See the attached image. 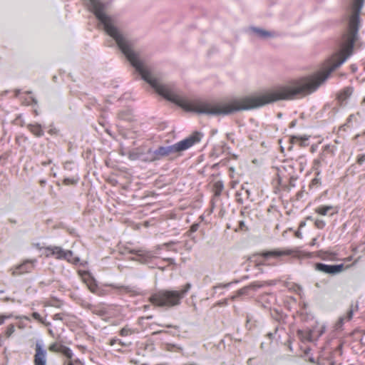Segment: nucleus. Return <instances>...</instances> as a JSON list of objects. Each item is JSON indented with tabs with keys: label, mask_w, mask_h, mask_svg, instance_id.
<instances>
[{
	"label": "nucleus",
	"mask_w": 365,
	"mask_h": 365,
	"mask_svg": "<svg viewBox=\"0 0 365 365\" xmlns=\"http://www.w3.org/2000/svg\"><path fill=\"white\" fill-rule=\"evenodd\" d=\"M364 6V0H351L348 11V26L341 41H358V31L360 26V14Z\"/></svg>",
	"instance_id": "1"
},
{
	"label": "nucleus",
	"mask_w": 365,
	"mask_h": 365,
	"mask_svg": "<svg viewBox=\"0 0 365 365\" xmlns=\"http://www.w3.org/2000/svg\"><path fill=\"white\" fill-rule=\"evenodd\" d=\"M191 288V284L187 283L180 291L162 290L150 298V302L159 307H171L179 305L181 299L185 296Z\"/></svg>",
	"instance_id": "2"
},
{
	"label": "nucleus",
	"mask_w": 365,
	"mask_h": 365,
	"mask_svg": "<svg viewBox=\"0 0 365 365\" xmlns=\"http://www.w3.org/2000/svg\"><path fill=\"white\" fill-rule=\"evenodd\" d=\"M202 136L201 133L195 132L191 135L175 144L159 147L157 153L159 159L160 160L165 157L173 158L177 156L180 153L187 150L195 143H199Z\"/></svg>",
	"instance_id": "3"
},
{
	"label": "nucleus",
	"mask_w": 365,
	"mask_h": 365,
	"mask_svg": "<svg viewBox=\"0 0 365 365\" xmlns=\"http://www.w3.org/2000/svg\"><path fill=\"white\" fill-rule=\"evenodd\" d=\"M87 6L103 29H119L115 20L106 13V6L101 0H87Z\"/></svg>",
	"instance_id": "4"
},
{
	"label": "nucleus",
	"mask_w": 365,
	"mask_h": 365,
	"mask_svg": "<svg viewBox=\"0 0 365 365\" xmlns=\"http://www.w3.org/2000/svg\"><path fill=\"white\" fill-rule=\"evenodd\" d=\"M46 257L53 256L58 259H66L68 262L76 264L80 261L79 257H74L71 251L64 250L60 247H48L46 248Z\"/></svg>",
	"instance_id": "5"
},
{
	"label": "nucleus",
	"mask_w": 365,
	"mask_h": 365,
	"mask_svg": "<svg viewBox=\"0 0 365 365\" xmlns=\"http://www.w3.org/2000/svg\"><path fill=\"white\" fill-rule=\"evenodd\" d=\"M175 242H170L168 243H164L160 245H158L154 252L150 251H145V250H131V253H135L137 255L138 258L136 260L139 261L141 263L148 262L151 258L155 257V255L158 254V251L163 249L164 247L169 248L171 245H175Z\"/></svg>",
	"instance_id": "6"
},
{
	"label": "nucleus",
	"mask_w": 365,
	"mask_h": 365,
	"mask_svg": "<svg viewBox=\"0 0 365 365\" xmlns=\"http://www.w3.org/2000/svg\"><path fill=\"white\" fill-rule=\"evenodd\" d=\"M249 34L254 38L260 40H269L277 37V34L274 31L257 26H251L248 29Z\"/></svg>",
	"instance_id": "7"
},
{
	"label": "nucleus",
	"mask_w": 365,
	"mask_h": 365,
	"mask_svg": "<svg viewBox=\"0 0 365 365\" xmlns=\"http://www.w3.org/2000/svg\"><path fill=\"white\" fill-rule=\"evenodd\" d=\"M315 268L317 271L329 274H336L341 273L344 269V266L343 264H326L323 263H317L315 265Z\"/></svg>",
	"instance_id": "8"
},
{
	"label": "nucleus",
	"mask_w": 365,
	"mask_h": 365,
	"mask_svg": "<svg viewBox=\"0 0 365 365\" xmlns=\"http://www.w3.org/2000/svg\"><path fill=\"white\" fill-rule=\"evenodd\" d=\"M36 262V259L25 260L22 264L15 267L12 272V275L16 276L19 274L31 272L34 269Z\"/></svg>",
	"instance_id": "9"
},
{
	"label": "nucleus",
	"mask_w": 365,
	"mask_h": 365,
	"mask_svg": "<svg viewBox=\"0 0 365 365\" xmlns=\"http://www.w3.org/2000/svg\"><path fill=\"white\" fill-rule=\"evenodd\" d=\"M35 351L34 365H46V351L43 349L41 343L37 342L36 344Z\"/></svg>",
	"instance_id": "10"
},
{
	"label": "nucleus",
	"mask_w": 365,
	"mask_h": 365,
	"mask_svg": "<svg viewBox=\"0 0 365 365\" xmlns=\"http://www.w3.org/2000/svg\"><path fill=\"white\" fill-rule=\"evenodd\" d=\"M112 309V307L99 305L97 307H94L92 309V312L102 317H110L113 315L111 312Z\"/></svg>",
	"instance_id": "11"
},
{
	"label": "nucleus",
	"mask_w": 365,
	"mask_h": 365,
	"mask_svg": "<svg viewBox=\"0 0 365 365\" xmlns=\"http://www.w3.org/2000/svg\"><path fill=\"white\" fill-rule=\"evenodd\" d=\"M297 336L300 340L304 341H312L314 339V330L308 329L307 331L298 330Z\"/></svg>",
	"instance_id": "12"
},
{
	"label": "nucleus",
	"mask_w": 365,
	"mask_h": 365,
	"mask_svg": "<svg viewBox=\"0 0 365 365\" xmlns=\"http://www.w3.org/2000/svg\"><path fill=\"white\" fill-rule=\"evenodd\" d=\"M158 149L152 150L149 149L145 154H143L142 160L145 162H153L159 160V156L157 154Z\"/></svg>",
	"instance_id": "13"
},
{
	"label": "nucleus",
	"mask_w": 365,
	"mask_h": 365,
	"mask_svg": "<svg viewBox=\"0 0 365 365\" xmlns=\"http://www.w3.org/2000/svg\"><path fill=\"white\" fill-rule=\"evenodd\" d=\"M293 253V251L291 250H286L284 251H273V252H267L262 254V256L265 258H267L270 256L274 257H279L282 255H289Z\"/></svg>",
	"instance_id": "14"
},
{
	"label": "nucleus",
	"mask_w": 365,
	"mask_h": 365,
	"mask_svg": "<svg viewBox=\"0 0 365 365\" xmlns=\"http://www.w3.org/2000/svg\"><path fill=\"white\" fill-rule=\"evenodd\" d=\"M352 88L350 87H347L344 88L341 92L338 95V99L341 103H344L347 98H349L352 94Z\"/></svg>",
	"instance_id": "15"
},
{
	"label": "nucleus",
	"mask_w": 365,
	"mask_h": 365,
	"mask_svg": "<svg viewBox=\"0 0 365 365\" xmlns=\"http://www.w3.org/2000/svg\"><path fill=\"white\" fill-rule=\"evenodd\" d=\"M27 127L29 130L36 137H41L43 135V131L39 124H29Z\"/></svg>",
	"instance_id": "16"
},
{
	"label": "nucleus",
	"mask_w": 365,
	"mask_h": 365,
	"mask_svg": "<svg viewBox=\"0 0 365 365\" xmlns=\"http://www.w3.org/2000/svg\"><path fill=\"white\" fill-rule=\"evenodd\" d=\"M324 156H320L319 158L315 159L313 163V170L315 171L316 175L319 176L320 174L319 167L321 165V163L324 161Z\"/></svg>",
	"instance_id": "17"
},
{
	"label": "nucleus",
	"mask_w": 365,
	"mask_h": 365,
	"mask_svg": "<svg viewBox=\"0 0 365 365\" xmlns=\"http://www.w3.org/2000/svg\"><path fill=\"white\" fill-rule=\"evenodd\" d=\"M331 210H333V207L331 205H327L319 207L315 210V211L321 215H327Z\"/></svg>",
	"instance_id": "18"
},
{
	"label": "nucleus",
	"mask_w": 365,
	"mask_h": 365,
	"mask_svg": "<svg viewBox=\"0 0 365 365\" xmlns=\"http://www.w3.org/2000/svg\"><path fill=\"white\" fill-rule=\"evenodd\" d=\"M312 329L314 330V339H317L324 333L326 327L324 325H322L319 327L316 326Z\"/></svg>",
	"instance_id": "19"
},
{
	"label": "nucleus",
	"mask_w": 365,
	"mask_h": 365,
	"mask_svg": "<svg viewBox=\"0 0 365 365\" xmlns=\"http://www.w3.org/2000/svg\"><path fill=\"white\" fill-rule=\"evenodd\" d=\"M60 353H62L68 359H71L73 356L71 350L63 345H62V346H60Z\"/></svg>",
	"instance_id": "20"
},
{
	"label": "nucleus",
	"mask_w": 365,
	"mask_h": 365,
	"mask_svg": "<svg viewBox=\"0 0 365 365\" xmlns=\"http://www.w3.org/2000/svg\"><path fill=\"white\" fill-rule=\"evenodd\" d=\"M128 158L132 160L140 159L142 160L143 153L138 152H130L129 153Z\"/></svg>",
	"instance_id": "21"
},
{
	"label": "nucleus",
	"mask_w": 365,
	"mask_h": 365,
	"mask_svg": "<svg viewBox=\"0 0 365 365\" xmlns=\"http://www.w3.org/2000/svg\"><path fill=\"white\" fill-rule=\"evenodd\" d=\"M264 283L262 282H255L252 284H250L248 287V289H252L254 290H256L260 287H262L264 286Z\"/></svg>",
	"instance_id": "22"
},
{
	"label": "nucleus",
	"mask_w": 365,
	"mask_h": 365,
	"mask_svg": "<svg viewBox=\"0 0 365 365\" xmlns=\"http://www.w3.org/2000/svg\"><path fill=\"white\" fill-rule=\"evenodd\" d=\"M60 346H62V344H59L58 343H53L50 345L48 349L53 352H60Z\"/></svg>",
	"instance_id": "23"
},
{
	"label": "nucleus",
	"mask_w": 365,
	"mask_h": 365,
	"mask_svg": "<svg viewBox=\"0 0 365 365\" xmlns=\"http://www.w3.org/2000/svg\"><path fill=\"white\" fill-rule=\"evenodd\" d=\"M215 195H218L220 194L223 189V184L221 182H217L215 183Z\"/></svg>",
	"instance_id": "24"
},
{
	"label": "nucleus",
	"mask_w": 365,
	"mask_h": 365,
	"mask_svg": "<svg viewBox=\"0 0 365 365\" xmlns=\"http://www.w3.org/2000/svg\"><path fill=\"white\" fill-rule=\"evenodd\" d=\"M133 333V331L128 327H124L120 331V334L123 336L130 335Z\"/></svg>",
	"instance_id": "25"
},
{
	"label": "nucleus",
	"mask_w": 365,
	"mask_h": 365,
	"mask_svg": "<svg viewBox=\"0 0 365 365\" xmlns=\"http://www.w3.org/2000/svg\"><path fill=\"white\" fill-rule=\"evenodd\" d=\"M77 181L78 180L75 178H65L63 180V183L66 185H74L76 184Z\"/></svg>",
	"instance_id": "26"
},
{
	"label": "nucleus",
	"mask_w": 365,
	"mask_h": 365,
	"mask_svg": "<svg viewBox=\"0 0 365 365\" xmlns=\"http://www.w3.org/2000/svg\"><path fill=\"white\" fill-rule=\"evenodd\" d=\"M88 287L90 289V291L93 293L97 292V285L94 282H91L88 284Z\"/></svg>",
	"instance_id": "27"
},
{
	"label": "nucleus",
	"mask_w": 365,
	"mask_h": 365,
	"mask_svg": "<svg viewBox=\"0 0 365 365\" xmlns=\"http://www.w3.org/2000/svg\"><path fill=\"white\" fill-rule=\"evenodd\" d=\"M315 226L319 229H322L325 226V222L322 220L317 219L314 221Z\"/></svg>",
	"instance_id": "28"
},
{
	"label": "nucleus",
	"mask_w": 365,
	"mask_h": 365,
	"mask_svg": "<svg viewBox=\"0 0 365 365\" xmlns=\"http://www.w3.org/2000/svg\"><path fill=\"white\" fill-rule=\"evenodd\" d=\"M15 331V327L13 324H10L6 329V334L7 336H10Z\"/></svg>",
	"instance_id": "29"
},
{
	"label": "nucleus",
	"mask_w": 365,
	"mask_h": 365,
	"mask_svg": "<svg viewBox=\"0 0 365 365\" xmlns=\"http://www.w3.org/2000/svg\"><path fill=\"white\" fill-rule=\"evenodd\" d=\"M365 162V154H360L357 158V163L362 165Z\"/></svg>",
	"instance_id": "30"
},
{
	"label": "nucleus",
	"mask_w": 365,
	"mask_h": 365,
	"mask_svg": "<svg viewBox=\"0 0 365 365\" xmlns=\"http://www.w3.org/2000/svg\"><path fill=\"white\" fill-rule=\"evenodd\" d=\"M32 317L34 319L39 321L40 322H41L42 324H45V322L43 321V319H41L40 314L37 312H34L32 314Z\"/></svg>",
	"instance_id": "31"
},
{
	"label": "nucleus",
	"mask_w": 365,
	"mask_h": 365,
	"mask_svg": "<svg viewBox=\"0 0 365 365\" xmlns=\"http://www.w3.org/2000/svg\"><path fill=\"white\" fill-rule=\"evenodd\" d=\"M118 117L121 119H123V120H130V116H128V115L126 113V114H124L123 112H120L119 114H118Z\"/></svg>",
	"instance_id": "32"
},
{
	"label": "nucleus",
	"mask_w": 365,
	"mask_h": 365,
	"mask_svg": "<svg viewBox=\"0 0 365 365\" xmlns=\"http://www.w3.org/2000/svg\"><path fill=\"white\" fill-rule=\"evenodd\" d=\"M198 227H199V224H197V223L193 224L190 227V232H196L198 230Z\"/></svg>",
	"instance_id": "33"
},
{
	"label": "nucleus",
	"mask_w": 365,
	"mask_h": 365,
	"mask_svg": "<svg viewBox=\"0 0 365 365\" xmlns=\"http://www.w3.org/2000/svg\"><path fill=\"white\" fill-rule=\"evenodd\" d=\"M353 313H354V310L352 309H350V310L347 312L346 319L347 320L351 319V318L353 317Z\"/></svg>",
	"instance_id": "34"
},
{
	"label": "nucleus",
	"mask_w": 365,
	"mask_h": 365,
	"mask_svg": "<svg viewBox=\"0 0 365 365\" xmlns=\"http://www.w3.org/2000/svg\"><path fill=\"white\" fill-rule=\"evenodd\" d=\"M11 317V315H0V324H3L5 319Z\"/></svg>",
	"instance_id": "35"
},
{
	"label": "nucleus",
	"mask_w": 365,
	"mask_h": 365,
	"mask_svg": "<svg viewBox=\"0 0 365 365\" xmlns=\"http://www.w3.org/2000/svg\"><path fill=\"white\" fill-rule=\"evenodd\" d=\"M53 319L54 320H63V315L62 314H56L53 315Z\"/></svg>",
	"instance_id": "36"
},
{
	"label": "nucleus",
	"mask_w": 365,
	"mask_h": 365,
	"mask_svg": "<svg viewBox=\"0 0 365 365\" xmlns=\"http://www.w3.org/2000/svg\"><path fill=\"white\" fill-rule=\"evenodd\" d=\"M247 290H248V287H243L242 289H241L238 291V294L239 295L244 294L247 292Z\"/></svg>",
	"instance_id": "37"
},
{
	"label": "nucleus",
	"mask_w": 365,
	"mask_h": 365,
	"mask_svg": "<svg viewBox=\"0 0 365 365\" xmlns=\"http://www.w3.org/2000/svg\"><path fill=\"white\" fill-rule=\"evenodd\" d=\"M345 319V317H341L338 322V323L336 324V327L337 328H339L342 326L343 323H344V321Z\"/></svg>",
	"instance_id": "38"
},
{
	"label": "nucleus",
	"mask_w": 365,
	"mask_h": 365,
	"mask_svg": "<svg viewBox=\"0 0 365 365\" xmlns=\"http://www.w3.org/2000/svg\"><path fill=\"white\" fill-rule=\"evenodd\" d=\"M118 343L120 344H121L123 346H128L131 343L129 341V342H127V341H122L121 340L119 339V341Z\"/></svg>",
	"instance_id": "39"
},
{
	"label": "nucleus",
	"mask_w": 365,
	"mask_h": 365,
	"mask_svg": "<svg viewBox=\"0 0 365 365\" xmlns=\"http://www.w3.org/2000/svg\"><path fill=\"white\" fill-rule=\"evenodd\" d=\"M163 260H165L166 262H168L170 264H174L175 263V260L173 258H165V259H163Z\"/></svg>",
	"instance_id": "40"
},
{
	"label": "nucleus",
	"mask_w": 365,
	"mask_h": 365,
	"mask_svg": "<svg viewBox=\"0 0 365 365\" xmlns=\"http://www.w3.org/2000/svg\"><path fill=\"white\" fill-rule=\"evenodd\" d=\"M227 138L228 140L232 141V143H234V139L232 138V134L231 133H227Z\"/></svg>",
	"instance_id": "41"
},
{
	"label": "nucleus",
	"mask_w": 365,
	"mask_h": 365,
	"mask_svg": "<svg viewBox=\"0 0 365 365\" xmlns=\"http://www.w3.org/2000/svg\"><path fill=\"white\" fill-rule=\"evenodd\" d=\"M318 176L317 175V177L312 180V183L313 184H317L319 181V179L317 178Z\"/></svg>",
	"instance_id": "42"
},
{
	"label": "nucleus",
	"mask_w": 365,
	"mask_h": 365,
	"mask_svg": "<svg viewBox=\"0 0 365 365\" xmlns=\"http://www.w3.org/2000/svg\"><path fill=\"white\" fill-rule=\"evenodd\" d=\"M295 236L298 238H300L302 237V233L299 231H297L295 232Z\"/></svg>",
	"instance_id": "43"
},
{
	"label": "nucleus",
	"mask_w": 365,
	"mask_h": 365,
	"mask_svg": "<svg viewBox=\"0 0 365 365\" xmlns=\"http://www.w3.org/2000/svg\"><path fill=\"white\" fill-rule=\"evenodd\" d=\"M4 302H9V301L14 302V299H11V298H9V297H5V298L4 299Z\"/></svg>",
	"instance_id": "44"
},
{
	"label": "nucleus",
	"mask_w": 365,
	"mask_h": 365,
	"mask_svg": "<svg viewBox=\"0 0 365 365\" xmlns=\"http://www.w3.org/2000/svg\"><path fill=\"white\" fill-rule=\"evenodd\" d=\"M295 125H296V121H295V120H293V121H292V122H291V123H290V127H291V128H293V127H294V126H295Z\"/></svg>",
	"instance_id": "45"
},
{
	"label": "nucleus",
	"mask_w": 365,
	"mask_h": 365,
	"mask_svg": "<svg viewBox=\"0 0 365 365\" xmlns=\"http://www.w3.org/2000/svg\"><path fill=\"white\" fill-rule=\"evenodd\" d=\"M118 341H119V339H113V340H111V342H110V343H111V344H112V345H113V344H115L116 342H118Z\"/></svg>",
	"instance_id": "46"
},
{
	"label": "nucleus",
	"mask_w": 365,
	"mask_h": 365,
	"mask_svg": "<svg viewBox=\"0 0 365 365\" xmlns=\"http://www.w3.org/2000/svg\"><path fill=\"white\" fill-rule=\"evenodd\" d=\"M305 225H306L305 222H301L299 224V227L302 228V227H304Z\"/></svg>",
	"instance_id": "47"
},
{
	"label": "nucleus",
	"mask_w": 365,
	"mask_h": 365,
	"mask_svg": "<svg viewBox=\"0 0 365 365\" xmlns=\"http://www.w3.org/2000/svg\"><path fill=\"white\" fill-rule=\"evenodd\" d=\"M49 133H50L51 134H53V133H56V131H54V130H53V129H51V130H49Z\"/></svg>",
	"instance_id": "48"
},
{
	"label": "nucleus",
	"mask_w": 365,
	"mask_h": 365,
	"mask_svg": "<svg viewBox=\"0 0 365 365\" xmlns=\"http://www.w3.org/2000/svg\"><path fill=\"white\" fill-rule=\"evenodd\" d=\"M245 192L247 193V197H249V195L250 194V191L248 190H246Z\"/></svg>",
	"instance_id": "49"
},
{
	"label": "nucleus",
	"mask_w": 365,
	"mask_h": 365,
	"mask_svg": "<svg viewBox=\"0 0 365 365\" xmlns=\"http://www.w3.org/2000/svg\"><path fill=\"white\" fill-rule=\"evenodd\" d=\"M268 336H269V337H272V333H269V334H268Z\"/></svg>",
	"instance_id": "50"
},
{
	"label": "nucleus",
	"mask_w": 365,
	"mask_h": 365,
	"mask_svg": "<svg viewBox=\"0 0 365 365\" xmlns=\"http://www.w3.org/2000/svg\"><path fill=\"white\" fill-rule=\"evenodd\" d=\"M68 365H73V363L71 361L68 362Z\"/></svg>",
	"instance_id": "51"
},
{
	"label": "nucleus",
	"mask_w": 365,
	"mask_h": 365,
	"mask_svg": "<svg viewBox=\"0 0 365 365\" xmlns=\"http://www.w3.org/2000/svg\"><path fill=\"white\" fill-rule=\"evenodd\" d=\"M307 220H312V217H307Z\"/></svg>",
	"instance_id": "52"
},
{
	"label": "nucleus",
	"mask_w": 365,
	"mask_h": 365,
	"mask_svg": "<svg viewBox=\"0 0 365 365\" xmlns=\"http://www.w3.org/2000/svg\"><path fill=\"white\" fill-rule=\"evenodd\" d=\"M32 101H33L34 103H36V100L34 98H32Z\"/></svg>",
	"instance_id": "53"
},
{
	"label": "nucleus",
	"mask_w": 365,
	"mask_h": 365,
	"mask_svg": "<svg viewBox=\"0 0 365 365\" xmlns=\"http://www.w3.org/2000/svg\"><path fill=\"white\" fill-rule=\"evenodd\" d=\"M362 103H365V98L363 99Z\"/></svg>",
	"instance_id": "54"
},
{
	"label": "nucleus",
	"mask_w": 365,
	"mask_h": 365,
	"mask_svg": "<svg viewBox=\"0 0 365 365\" xmlns=\"http://www.w3.org/2000/svg\"><path fill=\"white\" fill-rule=\"evenodd\" d=\"M218 287H219V286H215V287H214V289H216Z\"/></svg>",
	"instance_id": "55"
},
{
	"label": "nucleus",
	"mask_w": 365,
	"mask_h": 365,
	"mask_svg": "<svg viewBox=\"0 0 365 365\" xmlns=\"http://www.w3.org/2000/svg\"><path fill=\"white\" fill-rule=\"evenodd\" d=\"M243 224H244V222H240V225H241V226H243Z\"/></svg>",
	"instance_id": "56"
},
{
	"label": "nucleus",
	"mask_w": 365,
	"mask_h": 365,
	"mask_svg": "<svg viewBox=\"0 0 365 365\" xmlns=\"http://www.w3.org/2000/svg\"><path fill=\"white\" fill-rule=\"evenodd\" d=\"M227 286H228V284H225V285H223V287H227Z\"/></svg>",
	"instance_id": "57"
},
{
	"label": "nucleus",
	"mask_w": 365,
	"mask_h": 365,
	"mask_svg": "<svg viewBox=\"0 0 365 365\" xmlns=\"http://www.w3.org/2000/svg\"><path fill=\"white\" fill-rule=\"evenodd\" d=\"M3 292H4V291H3V290H0V293H3Z\"/></svg>",
	"instance_id": "58"
}]
</instances>
